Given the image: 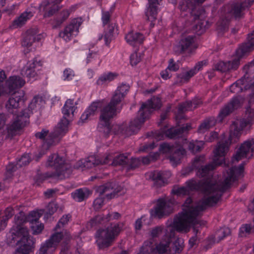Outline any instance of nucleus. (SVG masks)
I'll list each match as a JSON object with an SVG mask.
<instances>
[{"label":"nucleus","instance_id":"f257e3e1","mask_svg":"<svg viewBox=\"0 0 254 254\" xmlns=\"http://www.w3.org/2000/svg\"><path fill=\"white\" fill-rule=\"evenodd\" d=\"M229 151L228 142L224 144L218 142L213 151L214 156L212 163L198 169L196 175L199 177L204 178L200 181H196L192 179L186 182V186L189 190H199L204 194V196L201 201L193 202L190 197L191 204L203 206L204 210L207 206H213L219 200L222 192L229 188L237 178L241 176L244 171V165L241 164L238 167H234L229 169L224 174V180L220 184H216L212 179L211 171L216 166L220 165L224 161V157Z\"/></svg>","mask_w":254,"mask_h":254},{"label":"nucleus","instance_id":"f03ea898","mask_svg":"<svg viewBox=\"0 0 254 254\" xmlns=\"http://www.w3.org/2000/svg\"><path fill=\"white\" fill-rule=\"evenodd\" d=\"M204 211L203 206L192 205L191 200L188 199L185 201L183 205V211L175 218L173 226L179 231L185 232L189 231L191 226L193 227L194 236L189 240L190 248L195 245L197 241V236L199 232L200 227L204 225V223L200 220V218Z\"/></svg>","mask_w":254,"mask_h":254},{"label":"nucleus","instance_id":"7ed1b4c3","mask_svg":"<svg viewBox=\"0 0 254 254\" xmlns=\"http://www.w3.org/2000/svg\"><path fill=\"white\" fill-rule=\"evenodd\" d=\"M254 2V0H245L241 3L225 5L222 10L221 17L217 23L216 29L218 33L222 34L226 31L232 18L241 17L244 14V11L248 9Z\"/></svg>","mask_w":254,"mask_h":254},{"label":"nucleus","instance_id":"20e7f679","mask_svg":"<svg viewBox=\"0 0 254 254\" xmlns=\"http://www.w3.org/2000/svg\"><path fill=\"white\" fill-rule=\"evenodd\" d=\"M119 93L114 92L110 102L101 110L98 129L106 136L111 132V120L117 115V105L124 99Z\"/></svg>","mask_w":254,"mask_h":254},{"label":"nucleus","instance_id":"39448f33","mask_svg":"<svg viewBox=\"0 0 254 254\" xmlns=\"http://www.w3.org/2000/svg\"><path fill=\"white\" fill-rule=\"evenodd\" d=\"M26 221V217L23 212H19L14 217V225L11 229V233L12 239L19 246L16 254H24L23 250L26 252L30 249L28 229L22 226Z\"/></svg>","mask_w":254,"mask_h":254},{"label":"nucleus","instance_id":"423d86ee","mask_svg":"<svg viewBox=\"0 0 254 254\" xmlns=\"http://www.w3.org/2000/svg\"><path fill=\"white\" fill-rule=\"evenodd\" d=\"M46 165L53 167L55 171L53 173H46L43 175L42 177L44 179L53 177L62 180L68 178L72 173L70 165L66 163L64 158L56 153L52 154L49 156Z\"/></svg>","mask_w":254,"mask_h":254},{"label":"nucleus","instance_id":"0eeeda50","mask_svg":"<svg viewBox=\"0 0 254 254\" xmlns=\"http://www.w3.org/2000/svg\"><path fill=\"white\" fill-rule=\"evenodd\" d=\"M124 226V222L112 224L105 229L99 230L96 234V243L100 249H103L111 246Z\"/></svg>","mask_w":254,"mask_h":254},{"label":"nucleus","instance_id":"6e6552de","mask_svg":"<svg viewBox=\"0 0 254 254\" xmlns=\"http://www.w3.org/2000/svg\"><path fill=\"white\" fill-rule=\"evenodd\" d=\"M246 115L247 116V119H237L232 123L230 126L228 140L225 142L220 141L219 142H223L224 144L228 142L229 147L232 142H236L238 141L243 130L252 124L253 120L254 119V109L251 107L248 108L246 111Z\"/></svg>","mask_w":254,"mask_h":254},{"label":"nucleus","instance_id":"1a4fd4ad","mask_svg":"<svg viewBox=\"0 0 254 254\" xmlns=\"http://www.w3.org/2000/svg\"><path fill=\"white\" fill-rule=\"evenodd\" d=\"M42 102L43 100L41 97L35 96L29 104L28 108L24 109L20 114L17 115V119L8 127V130L15 131L24 127L27 121L26 119L32 114V111L40 107Z\"/></svg>","mask_w":254,"mask_h":254},{"label":"nucleus","instance_id":"9d476101","mask_svg":"<svg viewBox=\"0 0 254 254\" xmlns=\"http://www.w3.org/2000/svg\"><path fill=\"white\" fill-rule=\"evenodd\" d=\"M142 107H143V106ZM143 109V108L139 109L136 118L130 122L128 127L125 131L123 129L122 127L118 125L113 126V129L115 130V133H124L127 135H128L136 133L140 129L142 125L149 116L148 110L145 109V114H144V110Z\"/></svg>","mask_w":254,"mask_h":254},{"label":"nucleus","instance_id":"9b49d317","mask_svg":"<svg viewBox=\"0 0 254 254\" xmlns=\"http://www.w3.org/2000/svg\"><path fill=\"white\" fill-rule=\"evenodd\" d=\"M54 231L50 238L42 245L38 254H48L50 249L55 250L62 241L63 243L66 244L71 239L70 234L66 230L63 232H59L58 230Z\"/></svg>","mask_w":254,"mask_h":254},{"label":"nucleus","instance_id":"f8f14e48","mask_svg":"<svg viewBox=\"0 0 254 254\" xmlns=\"http://www.w3.org/2000/svg\"><path fill=\"white\" fill-rule=\"evenodd\" d=\"M25 100L23 91L15 92L10 95L5 103V108L8 113L16 114L18 109L23 105Z\"/></svg>","mask_w":254,"mask_h":254},{"label":"nucleus","instance_id":"ddd939ff","mask_svg":"<svg viewBox=\"0 0 254 254\" xmlns=\"http://www.w3.org/2000/svg\"><path fill=\"white\" fill-rule=\"evenodd\" d=\"M254 155V139L251 138L244 141L240 146L232 158V162H238L243 158L248 159Z\"/></svg>","mask_w":254,"mask_h":254},{"label":"nucleus","instance_id":"4468645a","mask_svg":"<svg viewBox=\"0 0 254 254\" xmlns=\"http://www.w3.org/2000/svg\"><path fill=\"white\" fill-rule=\"evenodd\" d=\"M254 155V139L251 138L244 141L240 146L232 158V162H238L243 158L248 159Z\"/></svg>","mask_w":254,"mask_h":254},{"label":"nucleus","instance_id":"2eb2a0df","mask_svg":"<svg viewBox=\"0 0 254 254\" xmlns=\"http://www.w3.org/2000/svg\"><path fill=\"white\" fill-rule=\"evenodd\" d=\"M82 23L81 18H77L72 19L70 23L59 33V36L65 42L70 41L79 32V27Z\"/></svg>","mask_w":254,"mask_h":254},{"label":"nucleus","instance_id":"dca6fc26","mask_svg":"<svg viewBox=\"0 0 254 254\" xmlns=\"http://www.w3.org/2000/svg\"><path fill=\"white\" fill-rule=\"evenodd\" d=\"M160 150L163 153H174L170 155L169 159L174 164L179 163L183 156L186 153V151L182 148H176L174 146L168 143H164L160 146Z\"/></svg>","mask_w":254,"mask_h":254},{"label":"nucleus","instance_id":"f3484780","mask_svg":"<svg viewBox=\"0 0 254 254\" xmlns=\"http://www.w3.org/2000/svg\"><path fill=\"white\" fill-rule=\"evenodd\" d=\"M110 159L112 158V156L110 154H106L104 159H100L98 157L95 156H91L87 158L84 160H81L78 162V168H91L97 165L100 164H106L109 163V157Z\"/></svg>","mask_w":254,"mask_h":254},{"label":"nucleus","instance_id":"a211bd4d","mask_svg":"<svg viewBox=\"0 0 254 254\" xmlns=\"http://www.w3.org/2000/svg\"><path fill=\"white\" fill-rule=\"evenodd\" d=\"M172 211V208L169 203L163 199H159L156 206L150 210L151 215L159 218L168 215Z\"/></svg>","mask_w":254,"mask_h":254},{"label":"nucleus","instance_id":"6ab92c4d","mask_svg":"<svg viewBox=\"0 0 254 254\" xmlns=\"http://www.w3.org/2000/svg\"><path fill=\"white\" fill-rule=\"evenodd\" d=\"M193 35L183 34L179 43L174 47V52L177 54H182L189 50L194 41Z\"/></svg>","mask_w":254,"mask_h":254},{"label":"nucleus","instance_id":"aec40b11","mask_svg":"<svg viewBox=\"0 0 254 254\" xmlns=\"http://www.w3.org/2000/svg\"><path fill=\"white\" fill-rule=\"evenodd\" d=\"M243 99L240 97H236L221 109L218 115V118L221 121L225 117L229 115L234 110L239 108L243 104Z\"/></svg>","mask_w":254,"mask_h":254},{"label":"nucleus","instance_id":"412c9836","mask_svg":"<svg viewBox=\"0 0 254 254\" xmlns=\"http://www.w3.org/2000/svg\"><path fill=\"white\" fill-rule=\"evenodd\" d=\"M41 35L37 34L36 30L35 29H30L25 34L24 38L22 42V46L25 48L24 50L25 54L29 52L32 50L31 48L32 43L36 41H39L41 40Z\"/></svg>","mask_w":254,"mask_h":254},{"label":"nucleus","instance_id":"4be33fe9","mask_svg":"<svg viewBox=\"0 0 254 254\" xmlns=\"http://www.w3.org/2000/svg\"><path fill=\"white\" fill-rule=\"evenodd\" d=\"M63 0H43L40 5L41 10L45 11L44 17L52 16L60 8L59 4Z\"/></svg>","mask_w":254,"mask_h":254},{"label":"nucleus","instance_id":"5701e85b","mask_svg":"<svg viewBox=\"0 0 254 254\" xmlns=\"http://www.w3.org/2000/svg\"><path fill=\"white\" fill-rule=\"evenodd\" d=\"M71 121V120L63 117L55 127L53 132V136L58 137L67 133L68 131L69 123Z\"/></svg>","mask_w":254,"mask_h":254},{"label":"nucleus","instance_id":"b1692460","mask_svg":"<svg viewBox=\"0 0 254 254\" xmlns=\"http://www.w3.org/2000/svg\"><path fill=\"white\" fill-rule=\"evenodd\" d=\"M6 87L8 89V94L14 89L21 88L25 84V81L19 76H12L6 80Z\"/></svg>","mask_w":254,"mask_h":254},{"label":"nucleus","instance_id":"393cba45","mask_svg":"<svg viewBox=\"0 0 254 254\" xmlns=\"http://www.w3.org/2000/svg\"><path fill=\"white\" fill-rule=\"evenodd\" d=\"M76 109V103L73 100L70 99L67 100L62 109L63 117L72 120Z\"/></svg>","mask_w":254,"mask_h":254},{"label":"nucleus","instance_id":"a878e982","mask_svg":"<svg viewBox=\"0 0 254 254\" xmlns=\"http://www.w3.org/2000/svg\"><path fill=\"white\" fill-rule=\"evenodd\" d=\"M149 2V5L147 7L146 12L145 16L147 19L151 22V25H153V22L156 19L157 10V7L154 4L157 3L161 0H148Z\"/></svg>","mask_w":254,"mask_h":254},{"label":"nucleus","instance_id":"bb28decb","mask_svg":"<svg viewBox=\"0 0 254 254\" xmlns=\"http://www.w3.org/2000/svg\"><path fill=\"white\" fill-rule=\"evenodd\" d=\"M126 42L131 46H134L141 44L144 40L143 35L138 32L130 31L125 36Z\"/></svg>","mask_w":254,"mask_h":254},{"label":"nucleus","instance_id":"cd10ccee","mask_svg":"<svg viewBox=\"0 0 254 254\" xmlns=\"http://www.w3.org/2000/svg\"><path fill=\"white\" fill-rule=\"evenodd\" d=\"M118 34V30L116 23L110 24L105 32L104 39L105 44L109 46L114 37Z\"/></svg>","mask_w":254,"mask_h":254},{"label":"nucleus","instance_id":"c85d7f7f","mask_svg":"<svg viewBox=\"0 0 254 254\" xmlns=\"http://www.w3.org/2000/svg\"><path fill=\"white\" fill-rule=\"evenodd\" d=\"M118 76L116 72H108L101 74L97 79L96 84L98 86H105Z\"/></svg>","mask_w":254,"mask_h":254},{"label":"nucleus","instance_id":"c756f323","mask_svg":"<svg viewBox=\"0 0 254 254\" xmlns=\"http://www.w3.org/2000/svg\"><path fill=\"white\" fill-rule=\"evenodd\" d=\"M39 64H40V63L37 61V59H34L32 62H29L27 65L22 69L21 74L23 76L28 78L35 77L36 75L35 68Z\"/></svg>","mask_w":254,"mask_h":254},{"label":"nucleus","instance_id":"7c9ffc66","mask_svg":"<svg viewBox=\"0 0 254 254\" xmlns=\"http://www.w3.org/2000/svg\"><path fill=\"white\" fill-rule=\"evenodd\" d=\"M31 160L30 157L28 154H23L21 157L18 160L15 165L13 164H9L6 167V170L8 173L10 174L14 172L18 167H21L28 164Z\"/></svg>","mask_w":254,"mask_h":254},{"label":"nucleus","instance_id":"2f4dec72","mask_svg":"<svg viewBox=\"0 0 254 254\" xmlns=\"http://www.w3.org/2000/svg\"><path fill=\"white\" fill-rule=\"evenodd\" d=\"M165 174L158 171L152 172L148 174V178L153 182L154 186L161 187L166 182Z\"/></svg>","mask_w":254,"mask_h":254},{"label":"nucleus","instance_id":"473e14b6","mask_svg":"<svg viewBox=\"0 0 254 254\" xmlns=\"http://www.w3.org/2000/svg\"><path fill=\"white\" fill-rule=\"evenodd\" d=\"M254 46V31L249 34L248 37V42L241 45L237 51L238 56H242L247 52L251 51Z\"/></svg>","mask_w":254,"mask_h":254},{"label":"nucleus","instance_id":"72a5a7b5","mask_svg":"<svg viewBox=\"0 0 254 254\" xmlns=\"http://www.w3.org/2000/svg\"><path fill=\"white\" fill-rule=\"evenodd\" d=\"M100 102H93L87 110L82 114L80 117V121L82 123L87 121L90 117L95 115L97 109L101 107Z\"/></svg>","mask_w":254,"mask_h":254},{"label":"nucleus","instance_id":"f704fd0d","mask_svg":"<svg viewBox=\"0 0 254 254\" xmlns=\"http://www.w3.org/2000/svg\"><path fill=\"white\" fill-rule=\"evenodd\" d=\"M96 191L100 195H104L108 199L114 197L116 195L112 184L111 183L98 187Z\"/></svg>","mask_w":254,"mask_h":254},{"label":"nucleus","instance_id":"c9c22d12","mask_svg":"<svg viewBox=\"0 0 254 254\" xmlns=\"http://www.w3.org/2000/svg\"><path fill=\"white\" fill-rule=\"evenodd\" d=\"M161 105V103L160 99L157 97H153L150 100H148L146 102L143 103L140 108H142L143 106V110H144V114H145V109H147L148 110L150 115L152 112V109H159L160 108Z\"/></svg>","mask_w":254,"mask_h":254},{"label":"nucleus","instance_id":"e433bc0d","mask_svg":"<svg viewBox=\"0 0 254 254\" xmlns=\"http://www.w3.org/2000/svg\"><path fill=\"white\" fill-rule=\"evenodd\" d=\"M201 103L200 99H194L192 101H187L179 105L178 111L179 113H182L187 111L195 109Z\"/></svg>","mask_w":254,"mask_h":254},{"label":"nucleus","instance_id":"4c0bfd02","mask_svg":"<svg viewBox=\"0 0 254 254\" xmlns=\"http://www.w3.org/2000/svg\"><path fill=\"white\" fill-rule=\"evenodd\" d=\"M48 130L43 129L41 131L38 132L35 134L36 137L41 139H45L46 137L47 136L48 137L43 144V148L46 149H48L50 145L54 143L53 138L55 137L53 136V133L50 135H48Z\"/></svg>","mask_w":254,"mask_h":254},{"label":"nucleus","instance_id":"58836bf2","mask_svg":"<svg viewBox=\"0 0 254 254\" xmlns=\"http://www.w3.org/2000/svg\"><path fill=\"white\" fill-rule=\"evenodd\" d=\"M191 128L190 124H186L185 126L177 128H170L166 132V135L170 138L179 137L181 134L185 133Z\"/></svg>","mask_w":254,"mask_h":254},{"label":"nucleus","instance_id":"ea45409f","mask_svg":"<svg viewBox=\"0 0 254 254\" xmlns=\"http://www.w3.org/2000/svg\"><path fill=\"white\" fill-rule=\"evenodd\" d=\"M215 125V120L212 118L204 119L199 126L197 132L199 133H204Z\"/></svg>","mask_w":254,"mask_h":254},{"label":"nucleus","instance_id":"a19ab883","mask_svg":"<svg viewBox=\"0 0 254 254\" xmlns=\"http://www.w3.org/2000/svg\"><path fill=\"white\" fill-rule=\"evenodd\" d=\"M33 16V13L30 11H25L13 21V26L21 27L25 24L26 21Z\"/></svg>","mask_w":254,"mask_h":254},{"label":"nucleus","instance_id":"79ce46f5","mask_svg":"<svg viewBox=\"0 0 254 254\" xmlns=\"http://www.w3.org/2000/svg\"><path fill=\"white\" fill-rule=\"evenodd\" d=\"M152 253H156V250L155 247H154L153 241L151 239L144 242L139 253L137 254H150Z\"/></svg>","mask_w":254,"mask_h":254},{"label":"nucleus","instance_id":"37998d69","mask_svg":"<svg viewBox=\"0 0 254 254\" xmlns=\"http://www.w3.org/2000/svg\"><path fill=\"white\" fill-rule=\"evenodd\" d=\"M167 239L165 241H161L159 244L155 246V250L156 253L162 254L166 253L168 254V250L170 248V238L169 237L166 238Z\"/></svg>","mask_w":254,"mask_h":254},{"label":"nucleus","instance_id":"c03bdc74","mask_svg":"<svg viewBox=\"0 0 254 254\" xmlns=\"http://www.w3.org/2000/svg\"><path fill=\"white\" fill-rule=\"evenodd\" d=\"M90 193V190L86 189H80L72 193V196L75 200L80 202L87 198Z\"/></svg>","mask_w":254,"mask_h":254},{"label":"nucleus","instance_id":"a18cd8bd","mask_svg":"<svg viewBox=\"0 0 254 254\" xmlns=\"http://www.w3.org/2000/svg\"><path fill=\"white\" fill-rule=\"evenodd\" d=\"M108 154L112 156V158L111 160L110 159L111 157H109V163L113 160L112 163L114 165H124L126 164L129 161L128 157L124 154L118 155L116 156H114V154L113 153H109Z\"/></svg>","mask_w":254,"mask_h":254},{"label":"nucleus","instance_id":"49530a36","mask_svg":"<svg viewBox=\"0 0 254 254\" xmlns=\"http://www.w3.org/2000/svg\"><path fill=\"white\" fill-rule=\"evenodd\" d=\"M183 247L182 240L178 239L173 244H171L170 248L168 250V254L179 253L182 251Z\"/></svg>","mask_w":254,"mask_h":254},{"label":"nucleus","instance_id":"de8ad7c7","mask_svg":"<svg viewBox=\"0 0 254 254\" xmlns=\"http://www.w3.org/2000/svg\"><path fill=\"white\" fill-rule=\"evenodd\" d=\"M70 13L69 9H64L61 11L58 18L55 20L53 27L57 28L60 26L69 17Z\"/></svg>","mask_w":254,"mask_h":254},{"label":"nucleus","instance_id":"09e8293b","mask_svg":"<svg viewBox=\"0 0 254 254\" xmlns=\"http://www.w3.org/2000/svg\"><path fill=\"white\" fill-rule=\"evenodd\" d=\"M83 54L86 55V63L87 64L93 63L95 61H99V55L97 52L85 49L83 51Z\"/></svg>","mask_w":254,"mask_h":254},{"label":"nucleus","instance_id":"8fccbe9b","mask_svg":"<svg viewBox=\"0 0 254 254\" xmlns=\"http://www.w3.org/2000/svg\"><path fill=\"white\" fill-rule=\"evenodd\" d=\"M204 142L202 141H191L188 144L189 149L192 153L200 151L203 147Z\"/></svg>","mask_w":254,"mask_h":254},{"label":"nucleus","instance_id":"3c124183","mask_svg":"<svg viewBox=\"0 0 254 254\" xmlns=\"http://www.w3.org/2000/svg\"><path fill=\"white\" fill-rule=\"evenodd\" d=\"M230 230L227 227H224L218 230L215 233L214 238L215 242H219L223 239L225 237L230 234Z\"/></svg>","mask_w":254,"mask_h":254},{"label":"nucleus","instance_id":"603ef678","mask_svg":"<svg viewBox=\"0 0 254 254\" xmlns=\"http://www.w3.org/2000/svg\"><path fill=\"white\" fill-rule=\"evenodd\" d=\"M196 73L195 72V69H192V68L188 71H186L180 74L178 76V78L179 79L180 81L181 82H188L190 79L194 76Z\"/></svg>","mask_w":254,"mask_h":254},{"label":"nucleus","instance_id":"864d4df0","mask_svg":"<svg viewBox=\"0 0 254 254\" xmlns=\"http://www.w3.org/2000/svg\"><path fill=\"white\" fill-rule=\"evenodd\" d=\"M71 216L69 214L64 215L59 221L56 227L54 228V231H57L64 227V225L67 224Z\"/></svg>","mask_w":254,"mask_h":254},{"label":"nucleus","instance_id":"5fc2aeb1","mask_svg":"<svg viewBox=\"0 0 254 254\" xmlns=\"http://www.w3.org/2000/svg\"><path fill=\"white\" fill-rule=\"evenodd\" d=\"M143 57L141 53L134 52L130 57V63L132 65H136L139 63Z\"/></svg>","mask_w":254,"mask_h":254},{"label":"nucleus","instance_id":"6e6d98bb","mask_svg":"<svg viewBox=\"0 0 254 254\" xmlns=\"http://www.w3.org/2000/svg\"><path fill=\"white\" fill-rule=\"evenodd\" d=\"M130 87L128 84L122 83L118 86L115 92L119 93L125 97L129 90Z\"/></svg>","mask_w":254,"mask_h":254},{"label":"nucleus","instance_id":"4d7b16f0","mask_svg":"<svg viewBox=\"0 0 254 254\" xmlns=\"http://www.w3.org/2000/svg\"><path fill=\"white\" fill-rule=\"evenodd\" d=\"M31 228L33 231V234H38L40 233L44 229V225L42 223L39 224L38 221L31 222Z\"/></svg>","mask_w":254,"mask_h":254},{"label":"nucleus","instance_id":"13d9d810","mask_svg":"<svg viewBox=\"0 0 254 254\" xmlns=\"http://www.w3.org/2000/svg\"><path fill=\"white\" fill-rule=\"evenodd\" d=\"M229 66L228 62H219L215 65L214 68L221 72H226L229 70Z\"/></svg>","mask_w":254,"mask_h":254},{"label":"nucleus","instance_id":"bf43d9fd","mask_svg":"<svg viewBox=\"0 0 254 254\" xmlns=\"http://www.w3.org/2000/svg\"><path fill=\"white\" fill-rule=\"evenodd\" d=\"M173 192L177 195H184L189 193V190L188 187H174L172 190Z\"/></svg>","mask_w":254,"mask_h":254},{"label":"nucleus","instance_id":"052dcab7","mask_svg":"<svg viewBox=\"0 0 254 254\" xmlns=\"http://www.w3.org/2000/svg\"><path fill=\"white\" fill-rule=\"evenodd\" d=\"M204 156H199L196 157L192 162L191 165L195 169H198L204 162Z\"/></svg>","mask_w":254,"mask_h":254},{"label":"nucleus","instance_id":"680f3d73","mask_svg":"<svg viewBox=\"0 0 254 254\" xmlns=\"http://www.w3.org/2000/svg\"><path fill=\"white\" fill-rule=\"evenodd\" d=\"M180 8L182 11H187L192 7L191 0H183L180 3Z\"/></svg>","mask_w":254,"mask_h":254},{"label":"nucleus","instance_id":"e2e57ef3","mask_svg":"<svg viewBox=\"0 0 254 254\" xmlns=\"http://www.w3.org/2000/svg\"><path fill=\"white\" fill-rule=\"evenodd\" d=\"M163 228L162 226H157L153 228L150 232V236L152 238L159 237L162 233Z\"/></svg>","mask_w":254,"mask_h":254},{"label":"nucleus","instance_id":"0e129e2a","mask_svg":"<svg viewBox=\"0 0 254 254\" xmlns=\"http://www.w3.org/2000/svg\"><path fill=\"white\" fill-rule=\"evenodd\" d=\"M104 205V199L102 197L96 198L93 202V207L95 210H99Z\"/></svg>","mask_w":254,"mask_h":254},{"label":"nucleus","instance_id":"69168bd1","mask_svg":"<svg viewBox=\"0 0 254 254\" xmlns=\"http://www.w3.org/2000/svg\"><path fill=\"white\" fill-rule=\"evenodd\" d=\"M106 217L102 215H99L95 217L94 218L91 220V221L89 222V225H94V222L97 221L98 223L100 224L104 223L107 222V221H105Z\"/></svg>","mask_w":254,"mask_h":254},{"label":"nucleus","instance_id":"338daca9","mask_svg":"<svg viewBox=\"0 0 254 254\" xmlns=\"http://www.w3.org/2000/svg\"><path fill=\"white\" fill-rule=\"evenodd\" d=\"M74 75V72L70 68H66L64 71V80H71Z\"/></svg>","mask_w":254,"mask_h":254},{"label":"nucleus","instance_id":"774afa93","mask_svg":"<svg viewBox=\"0 0 254 254\" xmlns=\"http://www.w3.org/2000/svg\"><path fill=\"white\" fill-rule=\"evenodd\" d=\"M42 213L37 211H33L31 212L29 215V217L32 218L29 220L30 222H37L41 217Z\"/></svg>","mask_w":254,"mask_h":254}]
</instances>
